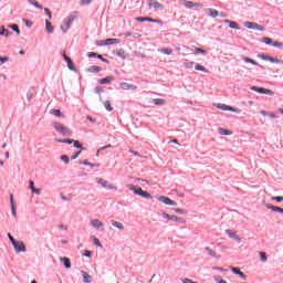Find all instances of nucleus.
<instances>
[{
	"label": "nucleus",
	"instance_id": "nucleus-60",
	"mask_svg": "<svg viewBox=\"0 0 283 283\" xmlns=\"http://www.w3.org/2000/svg\"><path fill=\"white\" fill-rule=\"evenodd\" d=\"M93 0H80V6H90Z\"/></svg>",
	"mask_w": 283,
	"mask_h": 283
},
{
	"label": "nucleus",
	"instance_id": "nucleus-55",
	"mask_svg": "<svg viewBox=\"0 0 283 283\" xmlns=\"http://www.w3.org/2000/svg\"><path fill=\"white\" fill-rule=\"evenodd\" d=\"M140 197H142V198L149 199V198H151V193H149L148 191L143 190Z\"/></svg>",
	"mask_w": 283,
	"mask_h": 283
},
{
	"label": "nucleus",
	"instance_id": "nucleus-25",
	"mask_svg": "<svg viewBox=\"0 0 283 283\" xmlns=\"http://www.w3.org/2000/svg\"><path fill=\"white\" fill-rule=\"evenodd\" d=\"M241 60L244 61V63H251V65H258V62L247 55H241Z\"/></svg>",
	"mask_w": 283,
	"mask_h": 283
},
{
	"label": "nucleus",
	"instance_id": "nucleus-59",
	"mask_svg": "<svg viewBox=\"0 0 283 283\" xmlns=\"http://www.w3.org/2000/svg\"><path fill=\"white\" fill-rule=\"evenodd\" d=\"M84 258H92V251L90 250H84L83 254Z\"/></svg>",
	"mask_w": 283,
	"mask_h": 283
},
{
	"label": "nucleus",
	"instance_id": "nucleus-39",
	"mask_svg": "<svg viewBox=\"0 0 283 283\" xmlns=\"http://www.w3.org/2000/svg\"><path fill=\"white\" fill-rule=\"evenodd\" d=\"M93 240V243L95 244V247H98L99 249H103V243H101V240H98V238L96 237H91Z\"/></svg>",
	"mask_w": 283,
	"mask_h": 283
},
{
	"label": "nucleus",
	"instance_id": "nucleus-34",
	"mask_svg": "<svg viewBox=\"0 0 283 283\" xmlns=\"http://www.w3.org/2000/svg\"><path fill=\"white\" fill-rule=\"evenodd\" d=\"M12 35V32H10V30L6 29V28H2L1 31H0V36H11Z\"/></svg>",
	"mask_w": 283,
	"mask_h": 283
},
{
	"label": "nucleus",
	"instance_id": "nucleus-38",
	"mask_svg": "<svg viewBox=\"0 0 283 283\" xmlns=\"http://www.w3.org/2000/svg\"><path fill=\"white\" fill-rule=\"evenodd\" d=\"M104 107L106 112H114V107H112V102L109 101L104 102Z\"/></svg>",
	"mask_w": 283,
	"mask_h": 283
},
{
	"label": "nucleus",
	"instance_id": "nucleus-37",
	"mask_svg": "<svg viewBox=\"0 0 283 283\" xmlns=\"http://www.w3.org/2000/svg\"><path fill=\"white\" fill-rule=\"evenodd\" d=\"M209 14L212 17V19H216V17H220V12L216 9H208Z\"/></svg>",
	"mask_w": 283,
	"mask_h": 283
},
{
	"label": "nucleus",
	"instance_id": "nucleus-20",
	"mask_svg": "<svg viewBox=\"0 0 283 283\" xmlns=\"http://www.w3.org/2000/svg\"><path fill=\"white\" fill-rule=\"evenodd\" d=\"M119 86H120L122 90H132V91L138 90V86H136L134 84H129L127 82L120 83Z\"/></svg>",
	"mask_w": 283,
	"mask_h": 283
},
{
	"label": "nucleus",
	"instance_id": "nucleus-41",
	"mask_svg": "<svg viewBox=\"0 0 283 283\" xmlns=\"http://www.w3.org/2000/svg\"><path fill=\"white\" fill-rule=\"evenodd\" d=\"M208 255H210L211 258H218V254H216V251H212L209 247L205 248Z\"/></svg>",
	"mask_w": 283,
	"mask_h": 283
},
{
	"label": "nucleus",
	"instance_id": "nucleus-14",
	"mask_svg": "<svg viewBox=\"0 0 283 283\" xmlns=\"http://www.w3.org/2000/svg\"><path fill=\"white\" fill-rule=\"evenodd\" d=\"M127 189H129L130 191H133L136 196H142L143 195V188L138 187V186H134L132 184L127 185Z\"/></svg>",
	"mask_w": 283,
	"mask_h": 283
},
{
	"label": "nucleus",
	"instance_id": "nucleus-27",
	"mask_svg": "<svg viewBox=\"0 0 283 283\" xmlns=\"http://www.w3.org/2000/svg\"><path fill=\"white\" fill-rule=\"evenodd\" d=\"M73 147H75V149H81L82 151H87V148L83 147V144L76 139L73 142Z\"/></svg>",
	"mask_w": 283,
	"mask_h": 283
},
{
	"label": "nucleus",
	"instance_id": "nucleus-4",
	"mask_svg": "<svg viewBox=\"0 0 283 283\" xmlns=\"http://www.w3.org/2000/svg\"><path fill=\"white\" fill-rule=\"evenodd\" d=\"M135 21H137L138 23H159V25H163V20L154 19L151 17H137L135 18Z\"/></svg>",
	"mask_w": 283,
	"mask_h": 283
},
{
	"label": "nucleus",
	"instance_id": "nucleus-32",
	"mask_svg": "<svg viewBox=\"0 0 283 283\" xmlns=\"http://www.w3.org/2000/svg\"><path fill=\"white\" fill-rule=\"evenodd\" d=\"M8 28L10 30H12L13 32H15V34H21V30L19 29V25L18 24H8Z\"/></svg>",
	"mask_w": 283,
	"mask_h": 283
},
{
	"label": "nucleus",
	"instance_id": "nucleus-13",
	"mask_svg": "<svg viewBox=\"0 0 283 283\" xmlns=\"http://www.w3.org/2000/svg\"><path fill=\"white\" fill-rule=\"evenodd\" d=\"M91 224L97 231H105V228H103V222L101 220H98V219L91 220Z\"/></svg>",
	"mask_w": 283,
	"mask_h": 283
},
{
	"label": "nucleus",
	"instance_id": "nucleus-2",
	"mask_svg": "<svg viewBox=\"0 0 283 283\" xmlns=\"http://www.w3.org/2000/svg\"><path fill=\"white\" fill-rule=\"evenodd\" d=\"M118 43H120V39H116V38H108V39H105V40L96 41V45H99V46L116 45Z\"/></svg>",
	"mask_w": 283,
	"mask_h": 283
},
{
	"label": "nucleus",
	"instance_id": "nucleus-51",
	"mask_svg": "<svg viewBox=\"0 0 283 283\" xmlns=\"http://www.w3.org/2000/svg\"><path fill=\"white\" fill-rule=\"evenodd\" d=\"M98 53L97 52H88L87 53V56H88V59H98Z\"/></svg>",
	"mask_w": 283,
	"mask_h": 283
},
{
	"label": "nucleus",
	"instance_id": "nucleus-54",
	"mask_svg": "<svg viewBox=\"0 0 283 283\" xmlns=\"http://www.w3.org/2000/svg\"><path fill=\"white\" fill-rule=\"evenodd\" d=\"M83 154V150H77L75 151L72 156H71V160H76V158H78V155Z\"/></svg>",
	"mask_w": 283,
	"mask_h": 283
},
{
	"label": "nucleus",
	"instance_id": "nucleus-57",
	"mask_svg": "<svg viewBox=\"0 0 283 283\" xmlns=\"http://www.w3.org/2000/svg\"><path fill=\"white\" fill-rule=\"evenodd\" d=\"M103 92H105V90H103V87H101V86L95 87V94H98V96H101V94H103Z\"/></svg>",
	"mask_w": 283,
	"mask_h": 283
},
{
	"label": "nucleus",
	"instance_id": "nucleus-19",
	"mask_svg": "<svg viewBox=\"0 0 283 283\" xmlns=\"http://www.w3.org/2000/svg\"><path fill=\"white\" fill-rule=\"evenodd\" d=\"M10 207L13 218H17V206L14 205V195H10Z\"/></svg>",
	"mask_w": 283,
	"mask_h": 283
},
{
	"label": "nucleus",
	"instance_id": "nucleus-35",
	"mask_svg": "<svg viewBox=\"0 0 283 283\" xmlns=\"http://www.w3.org/2000/svg\"><path fill=\"white\" fill-rule=\"evenodd\" d=\"M262 43H265V45H273V39L269 38V36H263L261 40Z\"/></svg>",
	"mask_w": 283,
	"mask_h": 283
},
{
	"label": "nucleus",
	"instance_id": "nucleus-43",
	"mask_svg": "<svg viewBox=\"0 0 283 283\" xmlns=\"http://www.w3.org/2000/svg\"><path fill=\"white\" fill-rule=\"evenodd\" d=\"M69 70H71V72H76V66L74 65V61H70L66 63Z\"/></svg>",
	"mask_w": 283,
	"mask_h": 283
},
{
	"label": "nucleus",
	"instance_id": "nucleus-47",
	"mask_svg": "<svg viewBox=\"0 0 283 283\" xmlns=\"http://www.w3.org/2000/svg\"><path fill=\"white\" fill-rule=\"evenodd\" d=\"M172 211H175V213H180L181 216H185V213H187V210L180 208H174Z\"/></svg>",
	"mask_w": 283,
	"mask_h": 283
},
{
	"label": "nucleus",
	"instance_id": "nucleus-42",
	"mask_svg": "<svg viewBox=\"0 0 283 283\" xmlns=\"http://www.w3.org/2000/svg\"><path fill=\"white\" fill-rule=\"evenodd\" d=\"M159 52H161V54H167L168 56L174 54V50L171 49H159Z\"/></svg>",
	"mask_w": 283,
	"mask_h": 283
},
{
	"label": "nucleus",
	"instance_id": "nucleus-5",
	"mask_svg": "<svg viewBox=\"0 0 283 283\" xmlns=\"http://www.w3.org/2000/svg\"><path fill=\"white\" fill-rule=\"evenodd\" d=\"M75 19H76V15H74V14H71L66 19H64V25L66 29L61 27L63 34H65L67 32V30H70V28H72V23H74Z\"/></svg>",
	"mask_w": 283,
	"mask_h": 283
},
{
	"label": "nucleus",
	"instance_id": "nucleus-40",
	"mask_svg": "<svg viewBox=\"0 0 283 283\" xmlns=\"http://www.w3.org/2000/svg\"><path fill=\"white\" fill-rule=\"evenodd\" d=\"M34 88H30L27 93V98L28 101H32V98H34Z\"/></svg>",
	"mask_w": 283,
	"mask_h": 283
},
{
	"label": "nucleus",
	"instance_id": "nucleus-31",
	"mask_svg": "<svg viewBox=\"0 0 283 283\" xmlns=\"http://www.w3.org/2000/svg\"><path fill=\"white\" fill-rule=\"evenodd\" d=\"M78 165H84L85 167H92V168L98 167V165L93 164V163H90L87 159L80 160V161H78Z\"/></svg>",
	"mask_w": 283,
	"mask_h": 283
},
{
	"label": "nucleus",
	"instance_id": "nucleus-53",
	"mask_svg": "<svg viewBox=\"0 0 283 283\" xmlns=\"http://www.w3.org/2000/svg\"><path fill=\"white\" fill-rule=\"evenodd\" d=\"M259 255H260L261 262H266V260H268L266 253H264V252H259Z\"/></svg>",
	"mask_w": 283,
	"mask_h": 283
},
{
	"label": "nucleus",
	"instance_id": "nucleus-3",
	"mask_svg": "<svg viewBox=\"0 0 283 283\" xmlns=\"http://www.w3.org/2000/svg\"><path fill=\"white\" fill-rule=\"evenodd\" d=\"M251 92H256V94H266L268 96H274L275 92L269 88H264L261 86H251Z\"/></svg>",
	"mask_w": 283,
	"mask_h": 283
},
{
	"label": "nucleus",
	"instance_id": "nucleus-30",
	"mask_svg": "<svg viewBox=\"0 0 283 283\" xmlns=\"http://www.w3.org/2000/svg\"><path fill=\"white\" fill-rule=\"evenodd\" d=\"M111 224L115 227L116 229H119V231H125V226H123L120 222L112 220Z\"/></svg>",
	"mask_w": 283,
	"mask_h": 283
},
{
	"label": "nucleus",
	"instance_id": "nucleus-61",
	"mask_svg": "<svg viewBox=\"0 0 283 283\" xmlns=\"http://www.w3.org/2000/svg\"><path fill=\"white\" fill-rule=\"evenodd\" d=\"M44 14H46V17H49V19H52V11H50L49 8H44Z\"/></svg>",
	"mask_w": 283,
	"mask_h": 283
},
{
	"label": "nucleus",
	"instance_id": "nucleus-17",
	"mask_svg": "<svg viewBox=\"0 0 283 283\" xmlns=\"http://www.w3.org/2000/svg\"><path fill=\"white\" fill-rule=\"evenodd\" d=\"M226 233H227V235H229V238H232V240H237V242H242V239L240 238V235H238L231 229H227Z\"/></svg>",
	"mask_w": 283,
	"mask_h": 283
},
{
	"label": "nucleus",
	"instance_id": "nucleus-8",
	"mask_svg": "<svg viewBox=\"0 0 283 283\" xmlns=\"http://www.w3.org/2000/svg\"><path fill=\"white\" fill-rule=\"evenodd\" d=\"M158 201L163 202L164 205H168L169 207H178V202L171 200V198H169L167 196L158 197Z\"/></svg>",
	"mask_w": 283,
	"mask_h": 283
},
{
	"label": "nucleus",
	"instance_id": "nucleus-52",
	"mask_svg": "<svg viewBox=\"0 0 283 283\" xmlns=\"http://www.w3.org/2000/svg\"><path fill=\"white\" fill-rule=\"evenodd\" d=\"M228 112H233L234 114H240V108L228 106Z\"/></svg>",
	"mask_w": 283,
	"mask_h": 283
},
{
	"label": "nucleus",
	"instance_id": "nucleus-24",
	"mask_svg": "<svg viewBox=\"0 0 283 283\" xmlns=\"http://www.w3.org/2000/svg\"><path fill=\"white\" fill-rule=\"evenodd\" d=\"M45 30L48 34H52L54 32V25H52V22H50V20H45Z\"/></svg>",
	"mask_w": 283,
	"mask_h": 283
},
{
	"label": "nucleus",
	"instance_id": "nucleus-6",
	"mask_svg": "<svg viewBox=\"0 0 283 283\" xmlns=\"http://www.w3.org/2000/svg\"><path fill=\"white\" fill-rule=\"evenodd\" d=\"M97 185H101L104 189H107L108 191H112L113 189H116V186L109 184L107 180L97 177L96 179Z\"/></svg>",
	"mask_w": 283,
	"mask_h": 283
},
{
	"label": "nucleus",
	"instance_id": "nucleus-23",
	"mask_svg": "<svg viewBox=\"0 0 283 283\" xmlns=\"http://www.w3.org/2000/svg\"><path fill=\"white\" fill-rule=\"evenodd\" d=\"M182 6H185V8H188L189 10H192V8H198V6H200V3H195L192 1L184 0Z\"/></svg>",
	"mask_w": 283,
	"mask_h": 283
},
{
	"label": "nucleus",
	"instance_id": "nucleus-56",
	"mask_svg": "<svg viewBox=\"0 0 283 283\" xmlns=\"http://www.w3.org/2000/svg\"><path fill=\"white\" fill-rule=\"evenodd\" d=\"M273 48H279V49H282L283 48V43L280 42V41H274L273 44H272Z\"/></svg>",
	"mask_w": 283,
	"mask_h": 283
},
{
	"label": "nucleus",
	"instance_id": "nucleus-21",
	"mask_svg": "<svg viewBox=\"0 0 283 283\" xmlns=\"http://www.w3.org/2000/svg\"><path fill=\"white\" fill-rule=\"evenodd\" d=\"M112 81H114V76H106V77H104V78L97 80V83H98L99 85H109V83H111Z\"/></svg>",
	"mask_w": 283,
	"mask_h": 283
},
{
	"label": "nucleus",
	"instance_id": "nucleus-36",
	"mask_svg": "<svg viewBox=\"0 0 283 283\" xmlns=\"http://www.w3.org/2000/svg\"><path fill=\"white\" fill-rule=\"evenodd\" d=\"M115 54L116 56H119V59H127V56L125 55L124 49L116 50Z\"/></svg>",
	"mask_w": 283,
	"mask_h": 283
},
{
	"label": "nucleus",
	"instance_id": "nucleus-1",
	"mask_svg": "<svg viewBox=\"0 0 283 283\" xmlns=\"http://www.w3.org/2000/svg\"><path fill=\"white\" fill-rule=\"evenodd\" d=\"M52 127L55 129V132H57L62 136H72V132L70 130V128H67L66 126H63L59 122H53Z\"/></svg>",
	"mask_w": 283,
	"mask_h": 283
},
{
	"label": "nucleus",
	"instance_id": "nucleus-49",
	"mask_svg": "<svg viewBox=\"0 0 283 283\" xmlns=\"http://www.w3.org/2000/svg\"><path fill=\"white\" fill-rule=\"evenodd\" d=\"M8 238L9 241L11 242L12 247H14V244H17L19 241H17V239H14V237H12L11 233H8Z\"/></svg>",
	"mask_w": 283,
	"mask_h": 283
},
{
	"label": "nucleus",
	"instance_id": "nucleus-22",
	"mask_svg": "<svg viewBox=\"0 0 283 283\" xmlns=\"http://www.w3.org/2000/svg\"><path fill=\"white\" fill-rule=\"evenodd\" d=\"M86 72H90L91 74H98L99 72H103V67L92 65L86 70Z\"/></svg>",
	"mask_w": 283,
	"mask_h": 283
},
{
	"label": "nucleus",
	"instance_id": "nucleus-9",
	"mask_svg": "<svg viewBox=\"0 0 283 283\" xmlns=\"http://www.w3.org/2000/svg\"><path fill=\"white\" fill-rule=\"evenodd\" d=\"M258 57L262 59V61H270V63H275V64L282 63L281 60H279L277 57H273V56H271L269 54H264V53L258 54Z\"/></svg>",
	"mask_w": 283,
	"mask_h": 283
},
{
	"label": "nucleus",
	"instance_id": "nucleus-58",
	"mask_svg": "<svg viewBox=\"0 0 283 283\" xmlns=\"http://www.w3.org/2000/svg\"><path fill=\"white\" fill-rule=\"evenodd\" d=\"M62 59H64L65 63H70L72 61V57H70L67 54L62 53Z\"/></svg>",
	"mask_w": 283,
	"mask_h": 283
},
{
	"label": "nucleus",
	"instance_id": "nucleus-26",
	"mask_svg": "<svg viewBox=\"0 0 283 283\" xmlns=\"http://www.w3.org/2000/svg\"><path fill=\"white\" fill-rule=\"evenodd\" d=\"M50 114H52L53 116H56L57 118H63V113L61 112V109L59 108H52L50 111Z\"/></svg>",
	"mask_w": 283,
	"mask_h": 283
},
{
	"label": "nucleus",
	"instance_id": "nucleus-28",
	"mask_svg": "<svg viewBox=\"0 0 283 283\" xmlns=\"http://www.w3.org/2000/svg\"><path fill=\"white\" fill-rule=\"evenodd\" d=\"M82 277L84 283H92V275H90L87 272L82 271Z\"/></svg>",
	"mask_w": 283,
	"mask_h": 283
},
{
	"label": "nucleus",
	"instance_id": "nucleus-15",
	"mask_svg": "<svg viewBox=\"0 0 283 283\" xmlns=\"http://www.w3.org/2000/svg\"><path fill=\"white\" fill-rule=\"evenodd\" d=\"M229 269H230V271H232V273L234 275H239V277H241L242 280H247V274H244V272L240 271V269H238L233 265H230Z\"/></svg>",
	"mask_w": 283,
	"mask_h": 283
},
{
	"label": "nucleus",
	"instance_id": "nucleus-44",
	"mask_svg": "<svg viewBox=\"0 0 283 283\" xmlns=\"http://www.w3.org/2000/svg\"><path fill=\"white\" fill-rule=\"evenodd\" d=\"M218 109H221L222 112L229 111V105L227 104H217Z\"/></svg>",
	"mask_w": 283,
	"mask_h": 283
},
{
	"label": "nucleus",
	"instance_id": "nucleus-45",
	"mask_svg": "<svg viewBox=\"0 0 283 283\" xmlns=\"http://www.w3.org/2000/svg\"><path fill=\"white\" fill-rule=\"evenodd\" d=\"M154 105H165V99L163 98H153Z\"/></svg>",
	"mask_w": 283,
	"mask_h": 283
},
{
	"label": "nucleus",
	"instance_id": "nucleus-48",
	"mask_svg": "<svg viewBox=\"0 0 283 283\" xmlns=\"http://www.w3.org/2000/svg\"><path fill=\"white\" fill-rule=\"evenodd\" d=\"M195 54H207V50L202 48H196L195 49Z\"/></svg>",
	"mask_w": 283,
	"mask_h": 283
},
{
	"label": "nucleus",
	"instance_id": "nucleus-50",
	"mask_svg": "<svg viewBox=\"0 0 283 283\" xmlns=\"http://www.w3.org/2000/svg\"><path fill=\"white\" fill-rule=\"evenodd\" d=\"M22 21H23V23L25 24L27 28H30L31 25H34V22H32V21H30L25 18H23Z\"/></svg>",
	"mask_w": 283,
	"mask_h": 283
},
{
	"label": "nucleus",
	"instance_id": "nucleus-33",
	"mask_svg": "<svg viewBox=\"0 0 283 283\" xmlns=\"http://www.w3.org/2000/svg\"><path fill=\"white\" fill-rule=\"evenodd\" d=\"M195 70L197 72H205V74L209 73V70H207V67L202 66L201 64H196Z\"/></svg>",
	"mask_w": 283,
	"mask_h": 283
},
{
	"label": "nucleus",
	"instance_id": "nucleus-18",
	"mask_svg": "<svg viewBox=\"0 0 283 283\" xmlns=\"http://www.w3.org/2000/svg\"><path fill=\"white\" fill-rule=\"evenodd\" d=\"M222 22L226 23L227 25H229V28H231V30H240V24H238V22H235V21L223 20Z\"/></svg>",
	"mask_w": 283,
	"mask_h": 283
},
{
	"label": "nucleus",
	"instance_id": "nucleus-16",
	"mask_svg": "<svg viewBox=\"0 0 283 283\" xmlns=\"http://www.w3.org/2000/svg\"><path fill=\"white\" fill-rule=\"evenodd\" d=\"M60 262L63 264L64 269H72V261L67 256L60 258Z\"/></svg>",
	"mask_w": 283,
	"mask_h": 283
},
{
	"label": "nucleus",
	"instance_id": "nucleus-12",
	"mask_svg": "<svg viewBox=\"0 0 283 283\" xmlns=\"http://www.w3.org/2000/svg\"><path fill=\"white\" fill-rule=\"evenodd\" d=\"M163 218H166V220H171L172 222H182V218H179L176 214H169L167 212H163Z\"/></svg>",
	"mask_w": 283,
	"mask_h": 283
},
{
	"label": "nucleus",
	"instance_id": "nucleus-62",
	"mask_svg": "<svg viewBox=\"0 0 283 283\" xmlns=\"http://www.w3.org/2000/svg\"><path fill=\"white\" fill-rule=\"evenodd\" d=\"M97 59L102 61V63H109V60L103 57V54L97 55Z\"/></svg>",
	"mask_w": 283,
	"mask_h": 283
},
{
	"label": "nucleus",
	"instance_id": "nucleus-10",
	"mask_svg": "<svg viewBox=\"0 0 283 283\" xmlns=\"http://www.w3.org/2000/svg\"><path fill=\"white\" fill-rule=\"evenodd\" d=\"M13 249L15 253H25V251H28V248H25V243L23 241H18L14 243Z\"/></svg>",
	"mask_w": 283,
	"mask_h": 283
},
{
	"label": "nucleus",
	"instance_id": "nucleus-64",
	"mask_svg": "<svg viewBox=\"0 0 283 283\" xmlns=\"http://www.w3.org/2000/svg\"><path fill=\"white\" fill-rule=\"evenodd\" d=\"M28 3L34 6V8H38L40 6L35 0H28Z\"/></svg>",
	"mask_w": 283,
	"mask_h": 283
},
{
	"label": "nucleus",
	"instance_id": "nucleus-29",
	"mask_svg": "<svg viewBox=\"0 0 283 283\" xmlns=\"http://www.w3.org/2000/svg\"><path fill=\"white\" fill-rule=\"evenodd\" d=\"M218 132L221 136H231L233 134L231 130L222 127L218 128Z\"/></svg>",
	"mask_w": 283,
	"mask_h": 283
},
{
	"label": "nucleus",
	"instance_id": "nucleus-46",
	"mask_svg": "<svg viewBox=\"0 0 283 283\" xmlns=\"http://www.w3.org/2000/svg\"><path fill=\"white\" fill-rule=\"evenodd\" d=\"M60 159L65 163V165L70 164V156L67 155H61Z\"/></svg>",
	"mask_w": 283,
	"mask_h": 283
},
{
	"label": "nucleus",
	"instance_id": "nucleus-11",
	"mask_svg": "<svg viewBox=\"0 0 283 283\" xmlns=\"http://www.w3.org/2000/svg\"><path fill=\"white\" fill-rule=\"evenodd\" d=\"M148 8H154L155 10H165V6L156 0H148Z\"/></svg>",
	"mask_w": 283,
	"mask_h": 283
},
{
	"label": "nucleus",
	"instance_id": "nucleus-7",
	"mask_svg": "<svg viewBox=\"0 0 283 283\" xmlns=\"http://www.w3.org/2000/svg\"><path fill=\"white\" fill-rule=\"evenodd\" d=\"M244 28H248V30H256L258 32H264V27L258 24L256 22H244Z\"/></svg>",
	"mask_w": 283,
	"mask_h": 283
},
{
	"label": "nucleus",
	"instance_id": "nucleus-63",
	"mask_svg": "<svg viewBox=\"0 0 283 283\" xmlns=\"http://www.w3.org/2000/svg\"><path fill=\"white\" fill-rule=\"evenodd\" d=\"M272 200H275V202H282L283 197L282 196H275V197H272Z\"/></svg>",
	"mask_w": 283,
	"mask_h": 283
}]
</instances>
